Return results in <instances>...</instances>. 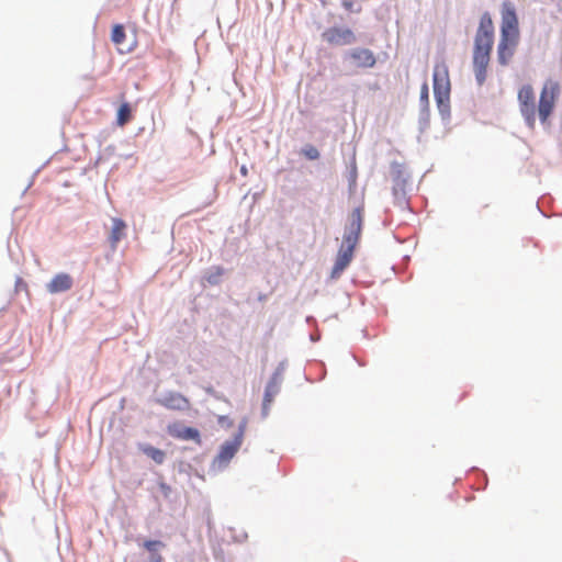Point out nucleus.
Returning <instances> with one entry per match:
<instances>
[{"label":"nucleus","mask_w":562,"mask_h":562,"mask_svg":"<svg viewBox=\"0 0 562 562\" xmlns=\"http://www.w3.org/2000/svg\"><path fill=\"white\" fill-rule=\"evenodd\" d=\"M432 90L438 114L445 126L451 120L450 93L451 83L447 66L436 65L432 72Z\"/></svg>","instance_id":"1"},{"label":"nucleus","mask_w":562,"mask_h":562,"mask_svg":"<svg viewBox=\"0 0 562 562\" xmlns=\"http://www.w3.org/2000/svg\"><path fill=\"white\" fill-rule=\"evenodd\" d=\"M341 60L345 65L360 69H370L375 67L378 58L370 48L356 46L345 49L341 54Z\"/></svg>","instance_id":"2"},{"label":"nucleus","mask_w":562,"mask_h":562,"mask_svg":"<svg viewBox=\"0 0 562 562\" xmlns=\"http://www.w3.org/2000/svg\"><path fill=\"white\" fill-rule=\"evenodd\" d=\"M560 93V86L558 82H554L551 86V89H548V86L544 85L540 91L539 102H538V116L539 121L542 125L549 122L550 116L552 115L555 108V100Z\"/></svg>","instance_id":"3"},{"label":"nucleus","mask_w":562,"mask_h":562,"mask_svg":"<svg viewBox=\"0 0 562 562\" xmlns=\"http://www.w3.org/2000/svg\"><path fill=\"white\" fill-rule=\"evenodd\" d=\"M241 443L233 438L224 441L220 446L217 454L214 457L209 471L214 474L224 471L238 452Z\"/></svg>","instance_id":"4"},{"label":"nucleus","mask_w":562,"mask_h":562,"mask_svg":"<svg viewBox=\"0 0 562 562\" xmlns=\"http://www.w3.org/2000/svg\"><path fill=\"white\" fill-rule=\"evenodd\" d=\"M322 40L331 46H349L358 42L357 35L348 26H330L322 33Z\"/></svg>","instance_id":"5"},{"label":"nucleus","mask_w":562,"mask_h":562,"mask_svg":"<svg viewBox=\"0 0 562 562\" xmlns=\"http://www.w3.org/2000/svg\"><path fill=\"white\" fill-rule=\"evenodd\" d=\"M153 402L170 411L184 412L190 408L189 398L177 391H162Z\"/></svg>","instance_id":"6"},{"label":"nucleus","mask_w":562,"mask_h":562,"mask_svg":"<svg viewBox=\"0 0 562 562\" xmlns=\"http://www.w3.org/2000/svg\"><path fill=\"white\" fill-rule=\"evenodd\" d=\"M166 431L175 439L193 441L199 446L202 445L201 431L194 426H188L182 422H173L167 425Z\"/></svg>","instance_id":"7"},{"label":"nucleus","mask_w":562,"mask_h":562,"mask_svg":"<svg viewBox=\"0 0 562 562\" xmlns=\"http://www.w3.org/2000/svg\"><path fill=\"white\" fill-rule=\"evenodd\" d=\"M418 106V132L424 134L430 126L429 87L426 80L420 86Z\"/></svg>","instance_id":"8"},{"label":"nucleus","mask_w":562,"mask_h":562,"mask_svg":"<svg viewBox=\"0 0 562 562\" xmlns=\"http://www.w3.org/2000/svg\"><path fill=\"white\" fill-rule=\"evenodd\" d=\"M501 15L502 21L499 30L520 31L517 10L513 2L504 1L502 3Z\"/></svg>","instance_id":"9"},{"label":"nucleus","mask_w":562,"mask_h":562,"mask_svg":"<svg viewBox=\"0 0 562 562\" xmlns=\"http://www.w3.org/2000/svg\"><path fill=\"white\" fill-rule=\"evenodd\" d=\"M74 285V279L69 273L59 272L47 283L46 289L50 294L64 293Z\"/></svg>","instance_id":"10"},{"label":"nucleus","mask_w":562,"mask_h":562,"mask_svg":"<svg viewBox=\"0 0 562 562\" xmlns=\"http://www.w3.org/2000/svg\"><path fill=\"white\" fill-rule=\"evenodd\" d=\"M491 60L490 55H472V66L475 77V82L479 87H482L486 81L487 67Z\"/></svg>","instance_id":"11"},{"label":"nucleus","mask_w":562,"mask_h":562,"mask_svg":"<svg viewBox=\"0 0 562 562\" xmlns=\"http://www.w3.org/2000/svg\"><path fill=\"white\" fill-rule=\"evenodd\" d=\"M136 448L139 452L151 459L158 465L162 464L166 460V452L160 448L154 447L149 442H137Z\"/></svg>","instance_id":"12"},{"label":"nucleus","mask_w":562,"mask_h":562,"mask_svg":"<svg viewBox=\"0 0 562 562\" xmlns=\"http://www.w3.org/2000/svg\"><path fill=\"white\" fill-rule=\"evenodd\" d=\"M520 111L536 110L535 92L530 85H524L518 91Z\"/></svg>","instance_id":"13"},{"label":"nucleus","mask_w":562,"mask_h":562,"mask_svg":"<svg viewBox=\"0 0 562 562\" xmlns=\"http://www.w3.org/2000/svg\"><path fill=\"white\" fill-rule=\"evenodd\" d=\"M393 187L406 188L409 176L405 172L404 164L393 160L390 165Z\"/></svg>","instance_id":"14"},{"label":"nucleus","mask_w":562,"mask_h":562,"mask_svg":"<svg viewBox=\"0 0 562 562\" xmlns=\"http://www.w3.org/2000/svg\"><path fill=\"white\" fill-rule=\"evenodd\" d=\"M126 227H127V225L123 218L114 217L112 220V226H111V231L109 234V241H110L112 248H116V245L125 236Z\"/></svg>","instance_id":"15"},{"label":"nucleus","mask_w":562,"mask_h":562,"mask_svg":"<svg viewBox=\"0 0 562 562\" xmlns=\"http://www.w3.org/2000/svg\"><path fill=\"white\" fill-rule=\"evenodd\" d=\"M226 269L223 266H211L203 271L202 281L211 286H217L223 282Z\"/></svg>","instance_id":"16"},{"label":"nucleus","mask_w":562,"mask_h":562,"mask_svg":"<svg viewBox=\"0 0 562 562\" xmlns=\"http://www.w3.org/2000/svg\"><path fill=\"white\" fill-rule=\"evenodd\" d=\"M475 36H480L481 38H491L494 40L495 32L494 25L491 14L486 11L484 12L479 22V26L475 33Z\"/></svg>","instance_id":"17"},{"label":"nucleus","mask_w":562,"mask_h":562,"mask_svg":"<svg viewBox=\"0 0 562 562\" xmlns=\"http://www.w3.org/2000/svg\"><path fill=\"white\" fill-rule=\"evenodd\" d=\"M142 547L148 552L149 562H164V558L159 550L165 548L166 544L159 539H145Z\"/></svg>","instance_id":"18"},{"label":"nucleus","mask_w":562,"mask_h":562,"mask_svg":"<svg viewBox=\"0 0 562 562\" xmlns=\"http://www.w3.org/2000/svg\"><path fill=\"white\" fill-rule=\"evenodd\" d=\"M363 205H359L355 207L349 216V223L346 226L345 231H350L352 233L361 235L363 228Z\"/></svg>","instance_id":"19"},{"label":"nucleus","mask_w":562,"mask_h":562,"mask_svg":"<svg viewBox=\"0 0 562 562\" xmlns=\"http://www.w3.org/2000/svg\"><path fill=\"white\" fill-rule=\"evenodd\" d=\"M282 381L283 378H279L277 374H271L263 391L267 402H273L274 397L280 393Z\"/></svg>","instance_id":"20"},{"label":"nucleus","mask_w":562,"mask_h":562,"mask_svg":"<svg viewBox=\"0 0 562 562\" xmlns=\"http://www.w3.org/2000/svg\"><path fill=\"white\" fill-rule=\"evenodd\" d=\"M516 45L498 42L497 61L501 66H507L516 52Z\"/></svg>","instance_id":"21"},{"label":"nucleus","mask_w":562,"mask_h":562,"mask_svg":"<svg viewBox=\"0 0 562 562\" xmlns=\"http://www.w3.org/2000/svg\"><path fill=\"white\" fill-rule=\"evenodd\" d=\"M133 105L128 101L123 100L116 109L115 124L117 126H124L126 123L131 121Z\"/></svg>","instance_id":"22"},{"label":"nucleus","mask_w":562,"mask_h":562,"mask_svg":"<svg viewBox=\"0 0 562 562\" xmlns=\"http://www.w3.org/2000/svg\"><path fill=\"white\" fill-rule=\"evenodd\" d=\"M493 45H494V40L481 38L480 36H474L473 54L491 56Z\"/></svg>","instance_id":"23"},{"label":"nucleus","mask_w":562,"mask_h":562,"mask_svg":"<svg viewBox=\"0 0 562 562\" xmlns=\"http://www.w3.org/2000/svg\"><path fill=\"white\" fill-rule=\"evenodd\" d=\"M357 179H358V167L356 162V157L353 156L350 159V162L348 165V175H347V181H348V193L351 195L357 190Z\"/></svg>","instance_id":"24"},{"label":"nucleus","mask_w":562,"mask_h":562,"mask_svg":"<svg viewBox=\"0 0 562 562\" xmlns=\"http://www.w3.org/2000/svg\"><path fill=\"white\" fill-rule=\"evenodd\" d=\"M392 194L396 206L409 210V199L406 194V188L392 187Z\"/></svg>","instance_id":"25"},{"label":"nucleus","mask_w":562,"mask_h":562,"mask_svg":"<svg viewBox=\"0 0 562 562\" xmlns=\"http://www.w3.org/2000/svg\"><path fill=\"white\" fill-rule=\"evenodd\" d=\"M111 42L115 45H122L126 38L125 27L121 23H115L110 32Z\"/></svg>","instance_id":"26"},{"label":"nucleus","mask_w":562,"mask_h":562,"mask_svg":"<svg viewBox=\"0 0 562 562\" xmlns=\"http://www.w3.org/2000/svg\"><path fill=\"white\" fill-rule=\"evenodd\" d=\"M349 263L344 261V260H340L338 259L337 257L335 258V262L333 265V268L330 270V274L329 277L326 279V284H328L329 282L334 281V280H337L338 278H340V276L342 274V272L348 268Z\"/></svg>","instance_id":"27"},{"label":"nucleus","mask_w":562,"mask_h":562,"mask_svg":"<svg viewBox=\"0 0 562 562\" xmlns=\"http://www.w3.org/2000/svg\"><path fill=\"white\" fill-rule=\"evenodd\" d=\"M349 263L344 261V260H340L338 259L337 257L335 258V262L333 265V268L330 270V274L329 277L326 279V284H328L329 282L334 281V280H337L338 278H340V276L342 274V272L348 268Z\"/></svg>","instance_id":"28"},{"label":"nucleus","mask_w":562,"mask_h":562,"mask_svg":"<svg viewBox=\"0 0 562 562\" xmlns=\"http://www.w3.org/2000/svg\"><path fill=\"white\" fill-rule=\"evenodd\" d=\"M349 263L344 261V260H340L338 259L337 257L335 258V262L333 265V268L330 270V274L329 277L326 279V284H328L329 282L334 281V280H337L338 278H340V276L342 274V272L348 268Z\"/></svg>","instance_id":"29"},{"label":"nucleus","mask_w":562,"mask_h":562,"mask_svg":"<svg viewBox=\"0 0 562 562\" xmlns=\"http://www.w3.org/2000/svg\"><path fill=\"white\" fill-rule=\"evenodd\" d=\"M300 155L308 161H315L321 158L319 150L311 143H306L301 147Z\"/></svg>","instance_id":"30"},{"label":"nucleus","mask_w":562,"mask_h":562,"mask_svg":"<svg viewBox=\"0 0 562 562\" xmlns=\"http://www.w3.org/2000/svg\"><path fill=\"white\" fill-rule=\"evenodd\" d=\"M520 38V31H508V30H499V41L505 42L507 44L518 46Z\"/></svg>","instance_id":"31"},{"label":"nucleus","mask_w":562,"mask_h":562,"mask_svg":"<svg viewBox=\"0 0 562 562\" xmlns=\"http://www.w3.org/2000/svg\"><path fill=\"white\" fill-rule=\"evenodd\" d=\"M361 235L352 233L350 231H345L342 236V243L340 246H345L347 248L356 250L359 241H360Z\"/></svg>","instance_id":"32"},{"label":"nucleus","mask_w":562,"mask_h":562,"mask_svg":"<svg viewBox=\"0 0 562 562\" xmlns=\"http://www.w3.org/2000/svg\"><path fill=\"white\" fill-rule=\"evenodd\" d=\"M468 473L476 474L477 482H481L480 485L476 487L477 490H485L487 487L488 479H487L486 473L483 470H481L476 467H472L468 470Z\"/></svg>","instance_id":"33"},{"label":"nucleus","mask_w":562,"mask_h":562,"mask_svg":"<svg viewBox=\"0 0 562 562\" xmlns=\"http://www.w3.org/2000/svg\"><path fill=\"white\" fill-rule=\"evenodd\" d=\"M173 468L178 471V473L186 474L188 476H191L194 470L192 464L184 460H177L173 464Z\"/></svg>","instance_id":"34"},{"label":"nucleus","mask_w":562,"mask_h":562,"mask_svg":"<svg viewBox=\"0 0 562 562\" xmlns=\"http://www.w3.org/2000/svg\"><path fill=\"white\" fill-rule=\"evenodd\" d=\"M355 251L356 250L347 248L345 246H339L336 257L338 259L344 260V261H346V262H348L350 265L352 259H353V257H355Z\"/></svg>","instance_id":"35"},{"label":"nucleus","mask_w":562,"mask_h":562,"mask_svg":"<svg viewBox=\"0 0 562 562\" xmlns=\"http://www.w3.org/2000/svg\"><path fill=\"white\" fill-rule=\"evenodd\" d=\"M247 424H248V418L247 417H243L241 420L238 423L237 430L233 435L232 438L237 440V441H239L240 443H243L245 431H246V428H247Z\"/></svg>","instance_id":"36"},{"label":"nucleus","mask_w":562,"mask_h":562,"mask_svg":"<svg viewBox=\"0 0 562 562\" xmlns=\"http://www.w3.org/2000/svg\"><path fill=\"white\" fill-rule=\"evenodd\" d=\"M525 124L529 130H535L536 126V110L520 111Z\"/></svg>","instance_id":"37"},{"label":"nucleus","mask_w":562,"mask_h":562,"mask_svg":"<svg viewBox=\"0 0 562 562\" xmlns=\"http://www.w3.org/2000/svg\"><path fill=\"white\" fill-rule=\"evenodd\" d=\"M158 487H159V491L161 492L164 498L169 499L170 495L172 493L171 486L168 483H166L165 481L160 480V481H158Z\"/></svg>","instance_id":"38"},{"label":"nucleus","mask_w":562,"mask_h":562,"mask_svg":"<svg viewBox=\"0 0 562 562\" xmlns=\"http://www.w3.org/2000/svg\"><path fill=\"white\" fill-rule=\"evenodd\" d=\"M341 7L345 10H347L349 12H355V13H358L361 10L360 7L355 8V1L353 0H341Z\"/></svg>","instance_id":"39"},{"label":"nucleus","mask_w":562,"mask_h":562,"mask_svg":"<svg viewBox=\"0 0 562 562\" xmlns=\"http://www.w3.org/2000/svg\"><path fill=\"white\" fill-rule=\"evenodd\" d=\"M218 424L224 428H231L234 425L233 419H231L227 415H221L217 419Z\"/></svg>","instance_id":"40"},{"label":"nucleus","mask_w":562,"mask_h":562,"mask_svg":"<svg viewBox=\"0 0 562 562\" xmlns=\"http://www.w3.org/2000/svg\"><path fill=\"white\" fill-rule=\"evenodd\" d=\"M286 360H282L278 363L277 368L274 369V371L272 372V374H277V376L279 378H283V372L286 368Z\"/></svg>","instance_id":"41"},{"label":"nucleus","mask_w":562,"mask_h":562,"mask_svg":"<svg viewBox=\"0 0 562 562\" xmlns=\"http://www.w3.org/2000/svg\"><path fill=\"white\" fill-rule=\"evenodd\" d=\"M272 402L266 401V395L262 396V405H261V417L266 418L269 415L270 405Z\"/></svg>","instance_id":"42"},{"label":"nucleus","mask_w":562,"mask_h":562,"mask_svg":"<svg viewBox=\"0 0 562 562\" xmlns=\"http://www.w3.org/2000/svg\"><path fill=\"white\" fill-rule=\"evenodd\" d=\"M21 290H27V283L21 278L18 277L15 280V291L19 292Z\"/></svg>","instance_id":"43"},{"label":"nucleus","mask_w":562,"mask_h":562,"mask_svg":"<svg viewBox=\"0 0 562 562\" xmlns=\"http://www.w3.org/2000/svg\"><path fill=\"white\" fill-rule=\"evenodd\" d=\"M321 338H322V334L318 329H315L314 331H312L310 334V340L312 342H318L321 340Z\"/></svg>","instance_id":"44"},{"label":"nucleus","mask_w":562,"mask_h":562,"mask_svg":"<svg viewBox=\"0 0 562 562\" xmlns=\"http://www.w3.org/2000/svg\"><path fill=\"white\" fill-rule=\"evenodd\" d=\"M305 322H306V324H307V325H310V326H315V325H316V323H317L316 318H315L313 315H307V316L305 317Z\"/></svg>","instance_id":"45"},{"label":"nucleus","mask_w":562,"mask_h":562,"mask_svg":"<svg viewBox=\"0 0 562 562\" xmlns=\"http://www.w3.org/2000/svg\"><path fill=\"white\" fill-rule=\"evenodd\" d=\"M206 527H207V530L211 531L213 528H214V522H213V519L211 517V514H207V517H206Z\"/></svg>","instance_id":"46"},{"label":"nucleus","mask_w":562,"mask_h":562,"mask_svg":"<svg viewBox=\"0 0 562 562\" xmlns=\"http://www.w3.org/2000/svg\"><path fill=\"white\" fill-rule=\"evenodd\" d=\"M555 8L558 13L562 16V0H557Z\"/></svg>","instance_id":"47"},{"label":"nucleus","mask_w":562,"mask_h":562,"mask_svg":"<svg viewBox=\"0 0 562 562\" xmlns=\"http://www.w3.org/2000/svg\"><path fill=\"white\" fill-rule=\"evenodd\" d=\"M239 172L243 177H246L248 175V168L246 165H241L240 166V169H239Z\"/></svg>","instance_id":"48"},{"label":"nucleus","mask_w":562,"mask_h":562,"mask_svg":"<svg viewBox=\"0 0 562 562\" xmlns=\"http://www.w3.org/2000/svg\"><path fill=\"white\" fill-rule=\"evenodd\" d=\"M248 535L246 532H244L241 536H239V538H235V541L236 542H243L247 539Z\"/></svg>","instance_id":"49"},{"label":"nucleus","mask_w":562,"mask_h":562,"mask_svg":"<svg viewBox=\"0 0 562 562\" xmlns=\"http://www.w3.org/2000/svg\"><path fill=\"white\" fill-rule=\"evenodd\" d=\"M212 396L214 398H216V400H224L225 398V396L222 393L217 392V391H215V395H212Z\"/></svg>","instance_id":"50"},{"label":"nucleus","mask_w":562,"mask_h":562,"mask_svg":"<svg viewBox=\"0 0 562 562\" xmlns=\"http://www.w3.org/2000/svg\"><path fill=\"white\" fill-rule=\"evenodd\" d=\"M537 209L543 217H549V215L540 207L539 202H537Z\"/></svg>","instance_id":"51"},{"label":"nucleus","mask_w":562,"mask_h":562,"mask_svg":"<svg viewBox=\"0 0 562 562\" xmlns=\"http://www.w3.org/2000/svg\"><path fill=\"white\" fill-rule=\"evenodd\" d=\"M266 300H267V294L260 293V294L258 295V301L263 302V301H266Z\"/></svg>","instance_id":"52"},{"label":"nucleus","mask_w":562,"mask_h":562,"mask_svg":"<svg viewBox=\"0 0 562 562\" xmlns=\"http://www.w3.org/2000/svg\"><path fill=\"white\" fill-rule=\"evenodd\" d=\"M206 393H207L209 395H211V396H212V395H215V390H214L212 386H210V387H207V389H206Z\"/></svg>","instance_id":"53"},{"label":"nucleus","mask_w":562,"mask_h":562,"mask_svg":"<svg viewBox=\"0 0 562 562\" xmlns=\"http://www.w3.org/2000/svg\"><path fill=\"white\" fill-rule=\"evenodd\" d=\"M114 149H115V147H114L113 145H109V146L105 148V150H106V151H110V153H113V151H114Z\"/></svg>","instance_id":"54"},{"label":"nucleus","mask_w":562,"mask_h":562,"mask_svg":"<svg viewBox=\"0 0 562 562\" xmlns=\"http://www.w3.org/2000/svg\"><path fill=\"white\" fill-rule=\"evenodd\" d=\"M193 471H194V474H195L198 477H200V479L204 480V475H203V474L199 473L196 470H193Z\"/></svg>","instance_id":"55"},{"label":"nucleus","mask_w":562,"mask_h":562,"mask_svg":"<svg viewBox=\"0 0 562 562\" xmlns=\"http://www.w3.org/2000/svg\"><path fill=\"white\" fill-rule=\"evenodd\" d=\"M100 160H101V156L99 155V156L97 157V159L94 160V164H93V165H94V166H98V165H99V162H100Z\"/></svg>","instance_id":"56"},{"label":"nucleus","mask_w":562,"mask_h":562,"mask_svg":"<svg viewBox=\"0 0 562 562\" xmlns=\"http://www.w3.org/2000/svg\"><path fill=\"white\" fill-rule=\"evenodd\" d=\"M135 45H136V41H134L133 45L130 46L127 50L131 52Z\"/></svg>","instance_id":"57"},{"label":"nucleus","mask_w":562,"mask_h":562,"mask_svg":"<svg viewBox=\"0 0 562 562\" xmlns=\"http://www.w3.org/2000/svg\"><path fill=\"white\" fill-rule=\"evenodd\" d=\"M194 460H195V461H200V460H201V458H200V457H195V458H194Z\"/></svg>","instance_id":"58"}]
</instances>
